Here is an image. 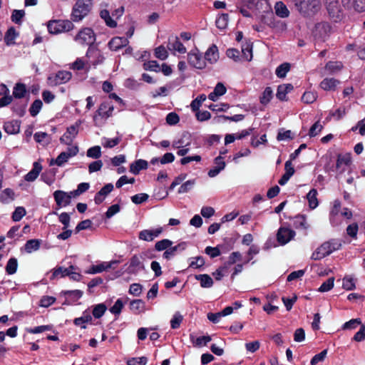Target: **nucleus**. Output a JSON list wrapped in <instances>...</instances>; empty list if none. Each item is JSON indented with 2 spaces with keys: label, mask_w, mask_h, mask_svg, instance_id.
I'll return each instance as SVG.
<instances>
[{
  "label": "nucleus",
  "mask_w": 365,
  "mask_h": 365,
  "mask_svg": "<svg viewBox=\"0 0 365 365\" xmlns=\"http://www.w3.org/2000/svg\"><path fill=\"white\" fill-rule=\"evenodd\" d=\"M297 11L304 16H312L321 9L320 0H293Z\"/></svg>",
  "instance_id": "nucleus-1"
},
{
  "label": "nucleus",
  "mask_w": 365,
  "mask_h": 365,
  "mask_svg": "<svg viewBox=\"0 0 365 365\" xmlns=\"http://www.w3.org/2000/svg\"><path fill=\"white\" fill-rule=\"evenodd\" d=\"M341 244L335 240L324 242L312 253L311 259L313 260L322 259L333 252L339 250Z\"/></svg>",
  "instance_id": "nucleus-2"
},
{
  "label": "nucleus",
  "mask_w": 365,
  "mask_h": 365,
  "mask_svg": "<svg viewBox=\"0 0 365 365\" xmlns=\"http://www.w3.org/2000/svg\"><path fill=\"white\" fill-rule=\"evenodd\" d=\"M93 7L92 0H78L73 8L72 19L74 21H80L86 16Z\"/></svg>",
  "instance_id": "nucleus-3"
},
{
  "label": "nucleus",
  "mask_w": 365,
  "mask_h": 365,
  "mask_svg": "<svg viewBox=\"0 0 365 365\" xmlns=\"http://www.w3.org/2000/svg\"><path fill=\"white\" fill-rule=\"evenodd\" d=\"M74 26L69 20H51L47 24L48 31L50 34H58L72 30Z\"/></svg>",
  "instance_id": "nucleus-4"
},
{
  "label": "nucleus",
  "mask_w": 365,
  "mask_h": 365,
  "mask_svg": "<svg viewBox=\"0 0 365 365\" xmlns=\"http://www.w3.org/2000/svg\"><path fill=\"white\" fill-rule=\"evenodd\" d=\"M331 32V27L327 22L322 21L317 23L313 30V35L315 39L320 41H325Z\"/></svg>",
  "instance_id": "nucleus-5"
},
{
  "label": "nucleus",
  "mask_w": 365,
  "mask_h": 365,
  "mask_svg": "<svg viewBox=\"0 0 365 365\" xmlns=\"http://www.w3.org/2000/svg\"><path fill=\"white\" fill-rule=\"evenodd\" d=\"M74 40L79 44L91 46L96 41V36L91 29L84 28L74 37Z\"/></svg>",
  "instance_id": "nucleus-6"
},
{
  "label": "nucleus",
  "mask_w": 365,
  "mask_h": 365,
  "mask_svg": "<svg viewBox=\"0 0 365 365\" xmlns=\"http://www.w3.org/2000/svg\"><path fill=\"white\" fill-rule=\"evenodd\" d=\"M327 9L330 18L334 21H339L342 19L344 13L337 0H329Z\"/></svg>",
  "instance_id": "nucleus-7"
},
{
  "label": "nucleus",
  "mask_w": 365,
  "mask_h": 365,
  "mask_svg": "<svg viewBox=\"0 0 365 365\" xmlns=\"http://www.w3.org/2000/svg\"><path fill=\"white\" fill-rule=\"evenodd\" d=\"M72 74L70 71H59L55 74L48 77V82L51 86H57L66 83L71 80Z\"/></svg>",
  "instance_id": "nucleus-8"
},
{
  "label": "nucleus",
  "mask_w": 365,
  "mask_h": 365,
  "mask_svg": "<svg viewBox=\"0 0 365 365\" xmlns=\"http://www.w3.org/2000/svg\"><path fill=\"white\" fill-rule=\"evenodd\" d=\"M113 109L114 106L110 102L108 101L102 102L93 115V120L96 121L98 117H101L104 119L108 118L112 115Z\"/></svg>",
  "instance_id": "nucleus-9"
},
{
  "label": "nucleus",
  "mask_w": 365,
  "mask_h": 365,
  "mask_svg": "<svg viewBox=\"0 0 365 365\" xmlns=\"http://www.w3.org/2000/svg\"><path fill=\"white\" fill-rule=\"evenodd\" d=\"M187 61L190 66L197 69H202L206 66L205 60L197 49L192 50L188 53Z\"/></svg>",
  "instance_id": "nucleus-10"
},
{
  "label": "nucleus",
  "mask_w": 365,
  "mask_h": 365,
  "mask_svg": "<svg viewBox=\"0 0 365 365\" xmlns=\"http://www.w3.org/2000/svg\"><path fill=\"white\" fill-rule=\"evenodd\" d=\"M79 125L80 123H76L68 127L66 132L61 137V143L69 146L71 145L74 138L78 135Z\"/></svg>",
  "instance_id": "nucleus-11"
},
{
  "label": "nucleus",
  "mask_w": 365,
  "mask_h": 365,
  "mask_svg": "<svg viewBox=\"0 0 365 365\" xmlns=\"http://www.w3.org/2000/svg\"><path fill=\"white\" fill-rule=\"evenodd\" d=\"M86 57L88 58L90 63L94 66L101 64L105 59L98 49L91 46L87 50Z\"/></svg>",
  "instance_id": "nucleus-12"
},
{
  "label": "nucleus",
  "mask_w": 365,
  "mask_h": 365,
  "mask_svg": "<svg viewBox=\"0 0 365 365\" xmlns=\"http://www.w3.org/2000/svg\"><path fill=\"white\" fill-rule=\"evenodd\" d=\"M294 236L295 232L287 227H280L277 234V241L282 245L288 243Z\"/></svg>",
  "instance_id": "nucleus-13"
},
{
  "label": "nucleus",
  "mask_w": 365,
  "mask_h": 365,
  "mask_svg": "<svg viewBox=\"0 0 365 365\" xmlns=\"http://www.w3.org/2000/svg\"><path fill=\"white\" fill-rule=\"evenodd\" d=\"M145 269L144 264L142 262V257L138 255L133 256L130 259L129 266L127 269L128 274H137L141 270Z\"/></svg>",
  "instance_id": "nucleus-14"
},
{
  "label": "nucleus",
  "mask_w": 365,
  "mask_h": 365,
  "mask_svg": "<svg viewBox=\"0 0 365 365\" xmlns=\"http://www.w3.org/2000/svg\"><path fill=\"white\" fill-rule=\"evenodd\" d=\"M118 262H119L118 260H113L110 262H103L98 264L91 266L89 270L87 272V273L96 274L101 273L103 271H106L109 269H115V267H114V265H117Z\"/></svg>",
  "instance_id": "nucleus-15"
},
{
  "label": "nucleus",
  "mask_w": 365,
  "mask_h": 365,
  "mask_svg": "<svg viewBox=\"0 0 365 365\" xmlns=\"http://www.w3.org/2000/svg\"><path fill=\"white\" fill-rule=\"evenodd\" d=\"M163 232L162 227H158L153 230H143L139 232V239L145 241H153L158 237Z\"/></svg>",
  "instance_id": "nucleus-16"
},
{
  "label": "nucleus",
  "mask_w": 365,
  "mask_h": 365,
  "mask_svg": "<svg viewBox=\"0 0 365 365\" xmlns=\"http://www.w3.org/2000/svg\"><path fill=\"white\" fill-rule=\"evenodd\" d=\"M167 47L170 51H178L180 53H185L187 51L177 36H171L168 38Z\"/></svg>",
  "instance_id": "nucleus-17"
},
{
  "label": "nucleus",
  "mask_w": 365,
  "mask_h": 365,
  "mask_svg": "<svg viewBox=\"0 0 365 365\" xmlns=\"http://www.w3.org/2000/svg\"><path fill=\"white\" fill-rule=\"evenodd\" d=\"M53 197L58 207H66L71 203V196L63 190L55 191Z\"/></svg>",
  "instance_id": "nucleus-18"
},
{
  "label": "nucleus",
  "mask_w": 365,
  "mask_h": 365,
  "mask_svg": "<svg viewBox=\"0 0 365 365\" xmlns=\"http://www.w3.org/2000/svg\"><path fill=\"white\" fill-rule=\"evenodd\" d=\"M113 190L112 183H108L104 185L95 195L94 201L96 205H100L103 202L106 197Z\"/></svg>",
  "instance_id": "nucleus-19"
},
{
  "label": "nucleus",
  "mask_w": 365,
  "mask_h": 365,
  "mask_svg": "<svg viewBox=\"0 0 365 365\" xmlns=\"http://www.w3.org/2000/svg\"><path fill=\"white\" fill-rule=\"evenodd\" d=\"M344 6L354 9L357 12L365 11V0H341Z\"/></svg>",
  "instance_id": "nucleus-20"
},
{
  "label": "nucleus",
  "mask_w": 365,
  "mask_h": 365,
  "mask_svg": "<svg viewBox=\"0 0 365 365\" xmlns=\"http://www.w3.org/2000/svg\"><path fill=\"white\" fill-rule=\"evenodd\" d=\"M128 40L127 38L125 37H113L109 42H108V47L112 51H118L120 48L125 46L128 43Z\"/></svg>",
  "instance_id": "nucleus-21"
},
{
  "label": "nucleus",
  "mask_w": 365,
  "mask_h": 365,
  "mask_svg": "<svg viewBox=\"0 0 365 365\" xmlns=\"http://www.w3.org/2000/svg\"><path fill=\"white\" fill-rule=\"evenodd\" d=\"M351 158L350 154H339L337 156L336 169L339 170L340 173H343L345 170L346 167L351 163Z\"/></svg>",
  "instance_id": "nucleus-22"
},
{
  "label": "nucleus",
  "mask_w": 365,
  "mask_h": 365,
  "mask_svg": "<svg viewBox=\"0 0 365 365\" xmlns=\"http://www.w3.org/2000/svg\"><path fill=\"white\" fill-rule=\"evenodd\" d=\"M219 58V53L217 47L215 45H212L205 52L204 59L205 62L207 61L212 64L217 61Z\"/></svg>",
  "instance_id": "nucleus-23"
},
{
  "label": "nucleus",
  "mask_w": 365,
  "mask_h": 365,
  "mask_svg": "<svg viewBox=\"0 0 365 365\" xmlns=\"http://www.w3.org/2000/svg\"><path fill=\"white\" fill-rule=\"evenodd\" d=\"M339 83L334 78H326L320 83V88L327 91H335Z\"/></svg>",
  "instance_id": "nucleus-24"
},
{
  "label": "nucleus",
  "mask_w": 365,
  "mask_h": 365,
  "mask_svg": "<svg viewBox=\"0 0 365 365\" xmlns=\"http://www.w3.org/2000/svg\"><path fill=\"white\" fill-rule=\"evenodd\" d=\"M41 170H42L41 165L40 163H38V162H35L33 165V168L31 169V170H30L24 176L25 180L28 181V182L34 181L39 175V173H41Z\"/></svg>",
  "instance_id": "nucleus-25"
},
{
  "label": "nucleus",
  "mask_w": 365,
  "mask_h": 365,
  "mask_svg": "<svg viewBox=\"0 0 365 365\" xmlns=\"http://www.w3.org/2000/svg\"><path fill=\"white\" fill-rule=\"evenodd\" d=\"M148 163L146 160L139 159L133 162L130 165V172L134 175H138L141 170L148 168Z\"/></svg>",
  "instance_id": "nucleus-26"
},
{
  "label": "nucleus",
  "mask_w": 365,
  "mask_h": 365,
  "mask_svg": "<svg viewBox=\"0 0 365 365\" xmlns=\"http://www.w3.org/2000/svg\"><path fill=\"white\" fill-rule=\"evenodd\" d=\"M294 87L292 84L279 85L277 88L276 96L280 101L287 100V94L293 90Z\"/></svg>",
  "instance_id": "nucleus-27"
},
{
  "label": "nucleus",
  "mask_w": 365,
  "mask_h": 365,
  "mask_svg": "<svg viewBox=\"0 0 365 365\" xmlns=\"http://www.w3.org/2000/svg\"><path fill=\"white\" fill-rule=\"evenodd\" d=\"M187 247V243L185 242L179 243L178 245L174 247H170L168 250H165V252L163 253V257L170 259L171 257H173L175 253L178 251H182L185 250Z\"/></svg>",
  "instance_id": "nucleus-28"
},
{
  "label": "nucleus",
  "mask_w": 365,
  "mask_h": 365,
  "mask_svg": "<svg viewBox=\"0 0 365 365\" xmlns=\"http://www.w3.org/2000/svg\"><path fill=\"white\" fill-rule=\"evenodd\" d=\"M130 309L134 314H139L145 310V302L142 299H133L130 303Z\"/></svg>",
  "instance_id": "nucleus-29"
},
{
  "label": "nucleus",
  "mask_w": 365,
  "mask_h": 365,
  "mask_svg": "<svg viewBox=\"0 0 365 365\" xmlns=\"http://www.w3.org/2000/svg\"><path fill=\"white\" fill-rule=\"evenodd\" d=\"M4 129L8 134H16L20 131V122L18 120L6 122Z\"/></svg>",
  "instance_id": "nucleus-30"
},
{
  "label": "nucleus",
  "mask_w": 365,
  "mask_h": 365,
  "mask_svg": "<svg viewBox=\"0 0 365 365\" xmlns=\"http://www.w3.org/2000/svg\"><path fill=\"white\" fill-rule=\"evenodd\" d=\"M195 278L200 281V286L203 288H210L213 285L212 279L207 274L195 275Z\"/></svg>",
  "instance_id": "nucleus-31"
},
{
  "label": "nucleus",
  "mask_w": 365,
  "mask_h": 365,
  "mask_svg": "<svg viewBox=\"0 0 365 365\" xmlns=\"http://www.w3.org/2000/svg\"><path fill=\"white\" fill-rule=\"evenodd\" d=\"M274 10L275 14L281 18H286L289 14L287 7L282 1H278L275 4Z\"/></svg>",
  "instance_id": "nucleus-32"
},
{
  "label": "nucleus",
  "mask_w": 365,
  "mask_h": 365,
  "mask_svg": "<svg viewBox=\"0 0 365 365\" xmlns=\"http://www.w3.org/2000/svg\"><path fill=\"white\" fill-rule=\"evenodd\" d=\"M317 190L314 188L312 189L307 195V199L309 202V207L311 209L316 208L318 205V200H317Z\"/></svg>",
  "instance_id": "nucleus-33"
},
{
  "label": "nucleus",
  "mask_w": 365,
  "mask_h": 365,
  "mask_svg": "<svg viewBox=\"0 0 365 365\" xmlns=\"http://www.w3.org/2000/svg\"><path fill=\"white\" fill-rule=\"evenodd\" d=\"M19 34L14 27L9 29L4 36V41L6 45H13L15 43V39Z\"/></svg>",
  "instance_id": "nucleus-34"
},
{
  "label": "nucleus",
  "mask_w": 365,
  "mask_h": 365,
  "mask_svg": "<svg viewBox=\"0 0 365 365\" xmlns=\"http://www.w3.org/2000/svg\"><path fill=\"white\" fill-rule=\"evenodd\" d=\"M41 245V240L33 239L28 240L25 244V250L28 253H31L34 251H36L39 249Z\"/></svg>",
  "instance_id": "nucleus-35"
},
{
  "label": "nucleus",
  "mask_w": 365,
  "mask_h": 365,
  "mask_svg": "<svg viewBox=\"0 0 365 365\" xmlns=\"http://www.w3.org/2000/svg\"><path fill=\"white\" fill-rule=\"evenodd\" d=\"M294 226L297 229L307 230L309 225L304 215H297L294 219Z\"/></svg>",
  "instance_id": "nucleus-36"
},
{
  "label": "nucleus",
  "mask_w": 365,
  "mask_h": 365,
  "mask_svg": "<svg viewBox=\"0 0 365 365\" xmlns=\"http://www.w3.org/2000/svg\"><path fill=\"white\" fill-rule=\"evenodd\" d=\"M100 16L101 19H103L106 23V24L110 27V28H115L117 26V23L115 20L112 19L110 16L109 11L108 10H102L100 13Z\"/></svg>",
  "instance_id": "nucleus-37"
},
{
  "label": "nucleus",
  "mask_w": 365,
  "mask_h": 365,
  "mask_svg": "<svg viewBox=\"0 0 365 365\" xmlns=\"http://www.w3.org/2000/svg\"><path fill=\"white\" fill-rule=\"evenodd\" d=\"M74 269L73 266H70L68 268L59 267L53 271L51 278L54 279V278L58 277H63L66 276H68V274H70V269Z\"/></svg>",
  "instance_id": "nucleus-38"
},
{
  "label": "nucleus",
  "mask_w": 365,
  "mask_h": 365,
  "mask_svg": "<svg viewBox=\"0 0 365 365\" xmlns=\"http://www.w3.org/2000/svg\"><path fill=\"white\" fill-rule=\"evenodd\" d=\"M14 192L10 188H6L0 193V201L3 203H8L14 200Z\"/></svg>",
  "instance_id": "nucleus-39"
},
{
  "label": "nucleus",
  "mask_w": 365,
  "mask_h": 365,
  "mask_svg": "<svg viewBox=\"0 0 365 365\" xmlns=\"http://www.w3.org/2000/svg\"><path fill=\"white\" fill-rule=\"evenodd\" d=\"M70 158L64 152L61 153L56 159H52L50 165H56L59 167L63 166Z\"/></svg>",
  "instance_id": "nucleus-40"
},
{
  "label": "nucleus",
  "mask_w": 365,
  "mask_h": 365,
  "mask_svg": "<svg viewBox=\"0 0 365 365\" xmlns=\"http://www.w3.org/2000/svg\"><path fill=\"white\" fill-rule=\"evenodd\" d=\"M107 307L103 304H98L93 307L92 314L96 319L101 318L106 312Z\"/></svg>",
  "instance_id": "nucleus-41"
},
{
  "label": "nucleus",
  "mask_w": 365,
  "mask_h": 365,
  "mask_svg": "<svg viewBox=\"0 0 365 365\" xmlns=\"http://www.w3.org/2000/svg\"><path fill=\"white\" fill-rule=\"evenodd\" d=\"M242 4L250 9L259 10L260 6L264 4L259 0H241Z\"/></svg>",
  "instance_id": "nucleus-42"
},
{
  "label": "nucleus",
  "mask_w": 365,
  "mask_h": 365,
  "mask_svg": "<svg viewBox=\"0 0 365 365\" xmlns=\"http://www.w3.org/2000/svg\"><path fill=\"white\" fill-rule=\"evenodd\" d=\"M34 138L37 143H42L43 145H48L51 140L49 135L44 132L36 133L34 135Z\"/></svg>",
  "instance_id": "nucleus-43"
},
{
  "label": "nucleus",
  "mask_w": 365,
  "mask_h": 365,
  "mask_svg": "<svg viewBox=\"0 0 365 365\" xmlns=\"http://www.w3.org/2000/svg\"><path fill=\"white\" fill-rule=\"evenodd\" d=\"M18 267L17 259L14 257H11L9 259L6 266V272L8 274H14L16 273Z\"/></svg>",
  "instance_id": "nucleus-44"
},
{
  "label": "nucleus",
  "mask_w": 365,
  "mask_h": 365,
  "mask_svg": "<svg viewBox=\"0 0 365 365\" xmlns=\"http://www.w3.org/2000/svg\"><path fill=\"white\" fill-rule=\"evenodd\" d=\"M190 339L192 341V343L195 344V346H202L207 345V344L208 342H210L212 339H211V336H203L197 337L195 339H194V336L191 334Z\"/></svg>",
  "instance_id": "nucleus-45"
},
{
  "label": "nucleus",
  "mask_w": 365,
  "mask_h": 365,
  "mask_svg": "<svg viewBox=\"0 0 365 365\" xmlns=\"http://www.w3.org/2000/svg\"><path fill=\"white\" fill-rule=\"evenodd\" d=\"M342 66V63L339 61H329L325 66V69L330 73H334L340 71Z\"/></svg>",
  "instance_id": "nucleus-46"
},
{
  "label": "nucleus",
  "mask_w": 365,
  "mask_h": 365,
  "mask_svg": "<svg viewBox=\"0 0 365 365\" xmlns=\"http://www.w3.org/2000/svg\"><path fill=\"white\" fill-rule=\"evenodd\" d=\"M62 294L65 297L71 298L74 302H76V301H77L78 299H79L82 297L83 292L81 291V290H78V289L66 290V291H62Z\"/></svg>",
  "instance_id": "nucleus-47"
},
{
  "label": "nucleus",
  "mask_w": 365,
  "mask_h": 365,
  "mask_svg": "<svg viewBox=\"0 0 365 365\" xmlns=\"http://www.w3.org/2000/svg\"><path fill=\"white\" fill-rule=\"evenodd\" d=\"M26 92V86L23 83H17L13 91V96L16 98H21Z\"/></svg>",
  "instance_id": "nucleus-48"
},
{
  "label": "nucleus",
  "mask_w": 365,
  "mask_h": 365,
  "mask_svg": "<svg viewBox=\"0 0 365 365\" xmlns=\"http://www.w3.org/2000/svg\"><path fill=\"white\" fill-rule=\"evenodd\" d=\"M229 16L227 14L220 15L215 21L216 26L220 29H225L228 24Z\"/></svg>",
  "instance_id": "nucleus-49"
},
{
  "label": "nucleus",
  "mask_w": 365,
  "mask_h": 365,
  "mask_svg": "<svg viewBox=\"0 0 365 365\" xmlns=\"http://www.w3.org/2000/svg\"><path fill=\"white\" fill-rule=\"evenodd\" d=\"M183 319L182 315L177 312L174 314L173 318L170 320V327L173 329H176L180 327V324Z\"/></svg>",
  "instance_id": "nucleus-50"
},
{
  "label": "nucleus",
  "mask_w": 365,
  "mask_h": 365,
  "mask_svg": "<svg viewBox=\"0 0 365 365\" xmlns=\"http://www.w3.org/2000/svg\"><path fill=\"white\" fill-rule=\"evenodd\" d=\"M206 96L201 94L191 102L190 107L193 111H197L202 102L206 100Z\"/></svg>",
  "instance_id": "nucleus-51"
},
{
  "label": "nucleus",
  "mask_w": 365,
  "mask_h": 365,
  "mask_svg": "<svg viewBox=\"0 0 365 365\" xmlns=\"http://www.w3.org/2000/svg\"><path fill=\"white\" fill-rule=\"evenodd\" d=\"M173 245V242L168 239H164L155 243V248L158 251L168 250Z\"/></svg>",
  "instance_id": "nucleus-52"
},
{
  "label": "nucleus",
  "mask_w": 365,
  "mask_h": 365,
  "mask_svg": "<svg viewBox=\"0 0 365 365\" xmlns=\"http://www.w3.org/2000/svg\"><path fill=\"white\" fill-rule=\"evenodd\" d=\"M317 98V94L312 91H306L302 96V101L305 103H312Z\"/></svg>",
  "instance_id": "nucleus-53"
},
{
  "label": "nucleus",
  "mask_w": 365,
  "mask_h": 365,
  "mask_svg": "<svg viewBox=\"0 0 365 365\" xmlns=\"http://www.w3.org/2000/svg\"><path fill=\"white\" fill-rule=\"evenodd\" d=\"M88 157L98 159L101 156V149L98 145L90 148L86 153Z\"/></svg>",
  "instance_id": "nucleus-54"
},
{
  "label": "nucleus",
  "mask_w": 365,
  "mask_h": 365,
  "mask_svg": "<svg viewBox=\"0 0 365 365\" xmlns=\"http://www.w3.org/2000/svg\"><path fill=\"white\" fill-rule=\"evenodd\" d=\"M43 103L41 100L37 99L31 104L29 112L32 116H36L42 108Z\"/></svg>",
  "instance_id": "nucleus-55"
},
{
  "label": "nucleus",
  "mask_w": 365,
  "mask_h": 365,
  "mask_svg": "<svg viewBox=\"0 0 365 365\" xmlns=\"http://www.w3.org/2000/svg\"><path fill=\"white\" fill-rule=\"evenodd\" d=\"M143 68L146 71L155 72H159L160 71V65L156 61H149L148 62L144 63Z\"/></svg>",
  "instance_id": "nucleus-56"
},
{
  "label": "nucleus",
  "mask_w": 365,
  "mask_h": 365,
  "mask_svg": "<svg viewBox=\"0 0 365 365\" xmlns=\"http://www.w3.org/2000/svg\"><path fill=\"white\" fill-rule=\"evenodd\" d=\"M124 307V304L121 299H118L115 304L110 308V312L115 314L119 315Z\"/></svg>",
  "instance_id": "nucleus-57"
},
{
  "label": "nucleus",
  "mask_w": 365,
  "mask_h": 365,
  "mask_svg": "<svg viewBox=\"0 0 365 365\" xmlns=\"http://www.w3.org/2000/svg\"><path fill=\"white\" fill-rule=\"evenodd\" d=\"M334 278L330 277L328 279H327L324 282L322 283V284L319 288V292H325L331 290L334 287Z\"/></svg>",
  "instance_id": "nucleus-58"
},
{
  "label": "nucleus",
  "mask_w": 365,
  "mask_h": 365,
  "mask_svg": "<svg viewBox=\"0 0 365 365\" xmlns=\"http://www.w3.org/2000/svg\"><path fill=\"white\" fill-rule=\"evenodd\" d=\"M272 98V90L270 87H267L263 93L262 96L260 97V102L262 104H267L270 100Z\"/></svg>",
  "instance_id": "nucleus-59"
},
{
  "label": "nucleus",
  "mask_w": 365,
  "mask_h": 365,
  "mask_svg": "<svg viewBox=\"0 0 365 365\" xmlns=\"http://www.w3.org/2000/svg\"><path fill=\"white\" fill-rule=\"evenodd\" d=\"M148 359L145 356L133 357L127 361L128 365H146Z\"/></svg>",
  "instance_id": "nucleus-60"
},
{
  "label": "nucleus",
  "mask_w": 365,
  "mask_h": 365,
  "mask_svg": "<svg viewBox=\"0 0 365 365\" xmlns=\"http://www.w3.org/2000/svg\"><path fill=\"white\" fill-rule=\"evenodd\" d=\"M155 56L160 60H165L168 58V53L163 46H160L155 49Z\"/></svg>",
  "instance_id": "nucleus-61"
},
{
  "label": "nucleus",
  "mask_w": 365,
  "mask_h": 365,
  "mask_svg": "<svg viewBox=\"0 0 365 365\" xmlns=\"http://www.w3.org/2000/svg\"><path fill=\"white\" fill-rule=\"evenodd\" d=\"M26 215V210L23 207H18L15 209L12 215V219L14 222L20 221Z\"/></svg>",
  "instance_id": "nucleus-62"
},
{
  "label": "nucleus",
  "mask_w": 365,
  "mask_h": 365,
  "mask_svg": "<svg viewBox=\"0 0 365 365\" xmlns=\"http://www.w3.org/2000/svg\"><path fill=\"white\" fill-rule=\"evenodd\" d=\"M342 287L346 290H353L356 288L355 282L353 278L345 277L343 279Z\"/></svg>",
  "instance_id": "nucleus-63"
},
{
  "label": "nucleus",
  "mask_w": 365,
  "mask_h": 365,
  "mask_svg": "<svg viewBox=\"0 0 365 365\" xmlns=\"http://www.w3.org/2000/svg\"><path fill=\"white\" fill-rule=\"evenodd\" d=\"M289 70V63H282L280 66H279L276 69V75L279 78H284L285 77L287 73Z\"/></svg>",
  "instance_id": "nucleus-64"
}]
</instances>
